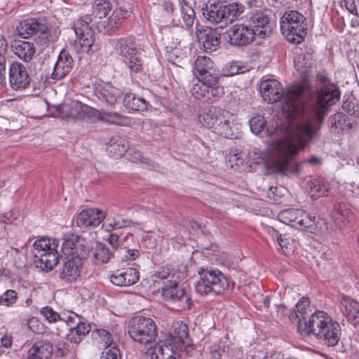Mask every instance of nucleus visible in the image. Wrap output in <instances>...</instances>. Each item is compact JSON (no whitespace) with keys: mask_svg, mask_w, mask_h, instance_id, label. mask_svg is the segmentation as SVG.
<instances>
[{"mask_svg":"<svg viewBox=\"0 0 359 359\" xmlns=\"http://www.w3.org/2000/svg\"><path fill=\"white\" fill-rule=\"evenodd\" d=\"M168 285L161 286L163 298L166 301L177 303L182 309H189L192 306L191 299L186 294L185 289L179 286V281L171 280Z\"/></svg>","mask_w":359,"mask_h":359,"instance_id":"ddd939ff","label":"nucleus"},{"mask_svg":"<svg viewBox=\"0 0 359 359\" xmlns=\"http://www.w3.org/2000/svg\"><path fill=\"white\" fill-rule=\"evenodd\" d=\"M198 273L200 279L196 285V290L201 295L210 293L221 295L230 287L228 278L218 269L202 267Z\"/></svg>","mask_w":359,"mask_h":359,"instance_id":"20e7f679","label":"nucleus"},{"mask_svg":"<svg viewBox=\"0 0 359 359\" xmlns=\"http://www.w3.org/2000/svg\"><path fill=\"white\" fill-rule=\"evenodd\" d=\"M53 346L48 341H36L29 350L28 359H51Z\"/></svg>","mask_w":359,"mask_h":359,"instance_id":"7c9ffc66","label":"nucleus"},{"mask_svg":"<svg viewBox=\"0 0 359 359\" xmlns=\"http://www.w3.org/2000/svg\"><path fill=\"white\" fill-rule=\"evenodd\" d=\"M130 74L140 73L143 70V63L140 57L137 55H133L130 58L123 59Z\"/></svg>","mask_w":359,"mask_h":359,"instance_id":"49530a36","label":"nucleus"},{"mask_svg":"<svg viewBox=\"0 0 359 359\" xmlns=\"http://www.w3.org/2000/svg\"><path fill=\"white\" fill-rule=\"evenodd\" d=\"M316 77L319 83L323 86H325L329 83H331L330 82V79L328 78L327 74L325 72H318L316 75Z\"/></svg>","mask_w":359,"mask_h":359,"instance_id":"0e129e2a","label":"nucleus"},{"mask_svg":"<svg viewBox=\"0 0 359 359\" xmlns=\"http://www.w3.org/2000/svg\"><path fill=\"white\" fill-rule=\"evenodd\" d=\"M100 359H121V354L116 346L104 348L102 351Z\"/></svg>","mask_w":359,"mask_h":359,"instance_id":"6e6d98bb","label":"nucleus"},{"mask_svg":"<svg viewBox=\"0 0 359 359\" xmlns=\"http://www.w3.org/2000/svg\"><path fill=\"white\" fill-rule=\"evenodd\" d=\"M93 116L99 121L113 125L126 126L130 123V118L128 116L114 111L94 109Z\"/></svg>","mask_w":359,"mask_h":359,"instance_id":"bb28decb","label":"nucleus"},{"mask_svg":"<svg viewBox=\"0 0 359 359\" xmlns=\"http://www.w3.org/2000/svg\"><path fill=\"white\" fill-rule=\"evenodd\" d=\"M184 57V54L177 48H172L170 51L168 52V59L172 64L180 62Z\"/></svg>","mask_w":359,"mask_h":359,"instance_id":"4d7b16f0","label":"nucleus"},{"mask_svg":"<svg viewBox=\"0 0 359 359\" xmlns=\"http://www.w3.org/2000/svg\"><path fill=\"white\" fill-rule=\"evenodd\" d=\"M111 257V252L109 249L104 244L97 243L95 246L94 257L96 264H100L107 263Z\"/></svg>","mask_w":359,"mask_h":359,"instance_id":"37998d69","label":"nucleus"},{"mask_svg":"<svg viewBox=\"0 0 359 359\" xmlns=\"http://www.w3.org/2000/svg\"><path fill=\"white\" fill-rule=\"evenodd\" d=\"M190 93L195 99H204L207 101L217 100L223 93L219 81H211L210 79L203 80L198 78L193 80Z\"/></svg>","mask_w":359,"mask_h":359,"instance_id":"9b49d317","label":"nucleus"},{"mask_svg":"<svg viewBox=\"0 0 359 359\" xmlns=\"http://www.w3.org/2000/svg\"><path fill=\"white\" fill-rule=\"evenodd\" d=\"M72 66L73 59L70 54L65 50H62L54 65L51 78L56 81L63 79L71 72Z\"/></svg>","mask_w":359,"mask_h":359,"instance_id":"5701e85b","label":"nucleus"},{"mask_svg":"<svg viewBox=\"0 0 359 359\" xmlns=\"http://www.w3.org/2000/svg\"><path fill=\"white\" fill-rule=\"evenodd\" d=\"M171 280H177L173 275H172L168 269L163 268L160 271L154 275V283L158 287V290L161 289V286L168 285L166 283L170 282Z\"/></svg>","mask_w":359,"mask_h":359,"instance_id":"c03bdc74","label":"nucleus"},{"mask_svg":"<svg viewBox=\"0 0 359 359\" xmlns=\"http://www.w3.org/2000/svg\"><path fill=\"white\" fill-rule=\"evenodd\" d=\"M296 84L293 85L285 92L282 83L276 79H266L262 81L260 83V93L264 100L269 103H275L280 101L281 99L283 100L282 110L288 119L287 126L293 121V118L288 116L287 113L283 109V107L287 102L286 97L287 93Z\"/></svg>","mask_w":359,"mask_h":359,"instance_id":"9d476101","label":"nucleus"},{"mask_svg":"<svg viewBox=\"0 0 359 359\" xmlns=\"http://www.w3.org/2000/svg\"><path fill=\"white\" fill-rule=\"evenodd\" d=\"M74 29L81 50L88 53L95 41V35L93 29L87 22L82 19H79L74 24Z\"/></svg>","mask_w":359,"mask_h":359,"instance_id":"a211bd4d","label":"nucleus"},{"mask_svg":"<svg viewBox=\"0 0 359 359\" xmlns=\"http://www.w3.org/2000/svg\"><path fill=\"white\" fill-rule=\"evenodd\" d=\"M300 213L299 217L301 218V223L299 229H311L316 224V217L304 210Z\"/></svg>","mask_w":359,"mask_h":359,"instance_id":"09e8293b","label":"nucleus"},{"mask_svg":"<svg viewBox=\"0 0 359 359\" xmlns=\"http://www.w3.org/2000/svg\"><path fill=\"white\" fill-rule=\"evenodd\" d=\"M11 48L13 53L25 62H29L36 53V48L33 43L25 41H15Z\"/></svg>","mask_w":359,"mask_h":359,"instance_id":"c85d7f7f","label":"nucleus"},{"mask_svg":"<svg viewBox=\"0 0 359 359\" xmlns=\"http://www.w3.org/2000/svg\"><path fill=\"white\" fill-rule=\"evenodd\" d=\"M310 304L309 299L307 297H302L301 300L297 304V310L299 313H304L306 307L309 306Z\"/></svg>","mask_w":359,"mask_h":359,"instance_id":"052dcab7","label":"nucleus"},{"mask_svg":"<svg viewBox=\"0 0 359 359\" xmlns=\"http://www.w3.org/2000/svg\"><path fill=\"white\" fill-rule=\"evenodd\" d=\"M18 293L13 290H8L2 295H0V305L6 306H12L15 303Z\"/></svg>","mask_w":359,"mask_h":359,"instance_id":"603ef678","label":"nucleus"},{"mask_svg":"<svg viewBox=\"0 0 359 359\" xmlns=\"http://www.w3.org/2000/svg\"><path fill=\"white\" fill-rule=\"evenodd\" d=\"M130 224L131 221L129 219L125 218L123 215L118 214L109 216L106 220L107 231L127 227L129 226Z\"/></svg>","mask_w":359,"mask_h":359,"instance_id":"a19ab883","label":"nucleus"},{"mask_svg":"<svg viewBox=\"0 0 359 359\" xmlns=\"http://www.w3.org/2000/svg\"><path fill=\"white\" fill-rule=\"evenodd\" d=\"M13 339L11 336L5 334L1 339V346L4 348H9L12 345Z\"/></svg>","mask_w":359,"mask_h":359,"instance_id":"338daca9","label":"nucleus"},{"mask_svg":"<svg viewBox=\"0 0 359 359\" xmlns=\"http://www.w3.org/2000/svg\"><path fill=\"white\" fill-rule=\"evenodd\" d=\"M79 320H83V318L74 312L69 311L66 313H63L61 316L60 324H58V326L56 327V334L61 336L65 334L69 328L76 325V323Z\"/></svg>","mask_w":359,"mask_h":359,"instance_id":"473e14b6","label":"nucleus"},{"mask_svg":"<svg viewBox=\"0 0 359 359\" xmlns=\"http://www.w3.org/2000/svg\"><path fill=\"white\" fill-rule=\"evenodd\" d=\"M87 241L74 233L67 235L62 243V251L65 260L59 272V278L72 283L80 276L83 261L88 254Z\"/></svg>","mask_w":359,"mask_h":359,"instance_id":"f03ea898","label":"nucleus"},{"mask_svg":"<svg viewBox=\"0 0 359 359\" xmlns=\"http://www.w3.org/2000/svg\"><path fill=\"white\" fill-rule=\"evenodd\" d=\"M100 97L108 104L113 105L116 103L118 98L120 97V91L118 88L106 83L100 88Z\"/></svg>","mask_w":359,"mask_h":359,"instance_id":"58836bf2","label":"nucleus"},{"mask_svg":"<svg viewBox=\"0 0 359 359\" xmlns=\"http://www.w3.org/2000/svg\"><path fill=\"white\" fill-rule=\"evenodd\" d=\"M124 106L133 111H144L147 109V103L144 98L137 97L132 93L126 94L123 98Z\"/></svg>","mask_w":359,"mask_h":359,"instance_id":"e433bc0d","label":"nucleus"},{"mask_svg":"<svg viewBox=\"0 0 359 359\" xmlns=\"http://www.w3.org/2000/svg\"><path fill=\"white\" fill-rule=\"evenodd\" d=\"M130 15V13L126 9L116 8L109 16L105 27L109 35H112L121 27L125 20Z\"/></svg>","mask_w":359,"mask_h":359,"instance_id":"c756f323","label":"nucleus"},{"mask_svg":"<svg viewBox=\"0 0 359 359\" xmlns=\"http://www.w3.org/2000/svg\"><path fill=\"white\" fill-rule=\"evenodd\" d=\"M93 334L100 348H107L112 346H116L113 341L111 334L107 330L104 329H97Z\"/></svg>","mask_w":359,"mask_h":359,"instance_id":"ea45409f","label":"nucleus"},{"mask_svg":"<svg viewBox=\"0 0 359 359\" xmlns=\"http://www.w3.org/2000/svg\"><path fill=\"white\" fill-rule=\"evenodd\" d=\"M128 334L135 342L148 345L155 341L158 335L156 323L149 317L136 316L128 323Z\"/></svg>","mask_w":359,"mask_h":359,"instance_id":"6e6552de","label":"nucleus"},{"mask_svg":"<svg viewBox=\"0 0 359 359\" xmlns=\"http://www.w3.org/2000/svg\"><path fill=\"white\" fill-rule=\"evenodd\" d=\"M341 304L344 316L348 319L355 320L359 318L358 302L349 297H344Z\"/></svg>","mask_w":359,"mask_h":359,"instance_id":"4c0bfd02","label":"nucleus"},{"mask_svg":"<svg viewBox=\"0 0 359 359\" xmlns=\"http://www.w3.org/2000/svg\"><path fill=\"white\" fill-rule=\"evenodd\" d=\"M298 330L304 337H310L311 334L322 340L328 346H335L341 334L339 324L334 321L332 318L323 311H316L311 315L309 320L304 323H299Z\"/></svg>","mask_w":359,"mask_h":359,"instance_id":"7ed1b4c3","label":"nucleus"},{"mask_svg":"<svg viewBox=\"0 0 359 359\" xmlns=\"http://www.w3.org/2000/svg\"><path fill=\"white\" fill-rule=\"evenodd\" d=\"M309 87V83L302 81L296 83L287 94V102L283 109L289 117L293 118L287 126L288 139L297 144L287 140L272 144L270 165L277 170H296L294 156L303 150L314 138L321 128L330 107L340 100L341 91L336 83L323 86L315 92V100L310 107V115L304 111V104L302 100Z\"/></svg>","mask_w":359,"mask_h":359,"instance_id":"f257e3e1","label":"nucleus"},{"mask_svg":"<svg viewBox=\"0 0 359 359\" xmlns=\"http://www.w3.org/2000/svg\"><path fill=\"white\" fill-rule=\"evenodd\" d=\"M107 217V212L99 208H86L77 215L76 222L80 228L97 227Z\"/></svg>","mask_w":359,"mask_h":359,"instance_id":"6ab92c4d","label":"nucleus"},{"mask_svg":"<svg viewBox=\"0 0 359 359\" xmlns=\"http://www.w3.org/2000/svg\"><path fill=\"white\" fill-rule=\"evenodd\" d=\"M40 313L49 323H58L60 324L61 316L50 306L43 307L40 310Z\"/></svg>","mask_w":359,"mask_h":359,"instance_id":"3c124183","label":"nucleus"},{"mask_svg":"<svg viewBox=\"0 0 359 359\" xmlns=\"http://www.w3.org/2000/svg\"><path fill=\"white\" fill-rule=\"evenodd\" d=\"M196 36L206 52H213L219 46V36L215 29L208 27L203 29H197Z\"/></svg>","mask_w":359,"mask_h":359,"instance_id":"b1692460","label":"nucleus"},{"mask_svg":"<svg viewBox=\"0 0 359 359\" xmlns=\"http://www.w3.org/2000/svg\"><path fill=\"white\" fill-rule=\"evenodd\" d=\"M111 8L112 6L109 0H95L93 5V14L100 19L104 18Z\"/></svg>","mask_w":359,"mask_h":359,"instance_id":"79ce46f5","label":"nucleus"},{"mask_svg":"<svg viewBox=\"0 0 359 359\" xmlns=\"http://www.w3.org/2000/svg\"><path fill=\"white\" fill-rule=\"evenodd\" d=\"M330 189V184L323 178H313L308 182V192L314 200L327 196Z\"/></svg>","mask_w":359,"mask_h":359,"instance_id":"2f4dec72","label":"nucleus"},{"mask_svg":"<svg viewBox=\"0 0 359 359\" xmlns=\"http://www.w3.org/2000/svg\"><path fill=\"white\" fill-rule=\"evenodd\" d=\"M114 49L116 53L123 59L130 58L134 55H137L135 37L130 35L116 39L114 41Z\"/></svg>","mask_w":359,"mask_h":359,"instance_id":"393cba45","label":"nucleus"},{"mask_svg":"<svg viewBox=\"0 0 359 359\" xmlns=\"http://www.w3.org/2000/svg\"><path fill=\"white\" fill-rule=\"evenodd\" d=\"M277 236V242L284 253L293 251V241L286 238L285 235H278V233L273 230Z\"/></svg>","mask_w":359,"mask_h":359,"instance_id":"864d4df0","label":"nucleus"},{"mask_svg":"<svg viewBox=\"0 0 359 359\" xmlns=\"http://www.w3.org/2000/svg\"><path fill=\"white\" fill-rule=\"evenodd\" d=\"M345 122V116L341 113H337L331 116L332 126L336 129L344 130L342 125Z\"/></svg>","mask_w":359,"mask_h":359,"instance_id":"13d9d810","label":"nucleus"},{"mask_svg":"<svg viewBox=\"0 0 359 359\" xmlns=\"http://www.w3.org/2000/svg\"><path fill=\"white\" fill-rule=\"evenodd\" d=\"M7 50V41L3 35H0V61L4 60Z\"/></svg>","mask_w":359,"mask_h":359,"instance_id":"680f3d73","label":"nucleus"},{"mask_svg":"<svg viewBox=\"0 0 359 359\" xmlns=\"http://www.w3.org/2000/svg\"><path fill=\"white\" fill-rule=\"evenodd\" d=\"M255 32L249 25L236 24L227 29L224 38L225 41L231 45L237 46H245L255 41Z\"/></svg>","mask_w":359,"mask_h":359,"instance_id":"f8f14e48","label":"nucleus"},{"mask_svg":"<svg viewBox=\"0 0 359 359\" xmlns=\"http://www.w3.org/2000/svg\"><path fill=\"white\" fill-rule=\"evenodd\" d=\"M311 59L309 54H299L294 59V65L298 72H304L305 69L311 67Z\"/></svg>","mask_w":359,"mask_h":359,"instance_id":"a18cd8bd","label":"nucleus"},{"mask_svg":"<svg viewBox=\"0 0 359 359\" xmlns=\"http://www.w3.org/2000/svg\"><path fill=\"white\" fill-rule=\"evenodd\" d=\"M280 29L285 39L294 44L301 43L307 34L306 18L298 11H285L280 18Z\"/></svg>","mask_w":359,"mask_h":359,"instance_id":"423d86ee","label":"nucleus"},{"mask_svg":"<svg viewBox=\"0 0 359 359\" xmlns=\"http://www.w3.org/2000/svg\"><path fill=\"white\" fill-rule=\"evenodd\" d=\"M119 237L117 234L110 233L108 238V243L114 249L118 247Z\"/></svg>","mask_w":359,"mask_h":359,"instance_id":"69168bd1","label":"nucleus"},{"mask_svg":"<svg viewBox=\"0 0 359 359\" xmlns=\"http://www.w3.org/2000/svg\"><path fill=\"white\" fill-rule=\"evenodd\" d=\"M53 243H59V242L57 239L50 238H41L35 241L33 243L34 259H43V256L49 253V248H53Z\"/></svg>","mask_w":359,"mask_h":359,"instance_id":"c9c22d12","label":"nucleus"},{"mask_svg":"<svg viewBox=\"0 0 359 359\" xmlns=\"http://www.w3.org/2000/svg\"><path fill=\"white\" fill-rule=\"evenodd\" d=\"M52 246L53 248H49V253L43 256V259H34L36 266L46 272L52 271L59 262V253L57 251L59 243H53Z\"/></svg>","mask_w":359,"mask_h":359,"instance_id":"cd10ccee","label":"nucleus"},{"mask_svg":"<svg viewBox=\"0 0 359 359\" xmlns=\"http://www.w3.org/2000/svg\"><path fill=\"white\" fill-rule=\"evenodd\" d=\"M179 4L180 16H175L172 19V24L176 27L190 29L196 19L195 11L185 0H179Z\"/></svg>","mask_w":359,"mask_h":359,"instance_id":"4be33fe9","label":"nucleus"},{"mask_svg":"<svg viewBox=\"0 0 359 359\" xmlns=\"http://www.w3.org/2000/svg\"><path fill=\"white\" fill-rule=\"evenodd\" d=\"M353 107L354 104L351 102H344L342 104V108L348 114H353Z\"/></svg>","mask_w":359,"mask_h":359,"instance_id":"774afa93","label":"nucleus"},{"mask_svg":"<svg viewBox=\"0 0 359 359\" xmlns=\"http://www.w3.org/2000/svg\"><path fill=\"white\" fill-rule=\"evenodd\" d=\"M50 28L44 18H28L20 22L17 31L19 36L23 39H29L39 34V43L43 45L50 39Z\"/></svg>","mask_w":359,"mask_h":359,"instance_id":"1a4fd4ad","label":"nucleus"},{"mask_svg":"<svg viewBox=\"0 0 359 359\" xmlns=\"http://www.w3.org/2000/svg\"><path fill=\"white\" fill-rule=\"evenodd\" d=\"M182 348L170 339H165L156 343L151 348V359H177Z\"/></svg>","mask_w":359,"mask_h":359,"instance_id":"f3484780","label":"nucleus"},{"mask_svg":"<svg viewBox=\"0 0 359 359\" xmlns=\"http://www.w3.org/2000/svg\"><path fill=\"white\" fill-rule=\"evenodd\" d=\"M196 78L211 81H219L217 69L212 60L205 55H198L192 70Z\"/></svg>","mask_w":359,"mask_h":359,"instance_id":"dca6fc26","label":"nucleus"},{"mask_svg":"<svg viewBox=\"0 0 359 359\" xmlns=\"http://www.w3.org/2000/svg\"><path fill=\"white\" fill-rule=\"evenodd\" d=\"M234 120L233 113L216 107H211L208 111L202 112L198 116V121L204 127L225 137L233 135L231 124Z\"/></svg>","mask_w":359,"mask_h":359,"instance_id":"39448f33","label":"nucleus"},{"mask_svg":"<svg viewBox=\"0 0 359 359\" xmlns=\"http://www.w3.org/2000/svg\"><path fill=\"white\" fill-rule=\"evenodd\" d=\"M287 140L289 142H292L293 144H297V142H295L294 141H292V140H289L288 139V131H287V126H286V136L285 138H283V139H280V140H274L273 142H271V143L269 144V149H268V151H267V155L265 158H264L263 156V154L262 152L258 149H256L255 148L253 150H252L251 151L249 152V157L252 160V161L255 163H259V162L262 161V160H264V163H265V165L266 167V168L270 170L271 172L273 173H276V174H283V175H288V174H297L299 171V166L300 165L298 163V162L296 160V156H297V154H295L294 156V158H293V160L297 165V169L296 170H282V171H280V170H277L276 168H273L270 165V161L272 158V150H271V146L272 144L276 142H278V141H280V140Z\"/></svg>","mask_w":359,"mask_h":359,"instance_id":"4468645a","label":"nucleus"},{"mask_svg":"<svg viewBox=\"0 0 359 359\" xmlns=\"http://www.w3.org/2000/svg\"><path fill=\"white\" fill-rule=\"evenodd\" d=\"M298 209H287L281 211L278 214V219L280 222L284 224L292 226L294 222H295V218Z\"/></svg>","mask_w":359,"mask_h":359,"instance_id":"8fccbe9b","label":"nucleus"},{"mask_svg":"<svg viewBox=\"0 0 359 359\" xmlns=\"http://www.w3.org/2000/svg\"><path fill=\"white\" fill-rule=\"evenodd\" d=\"M68 331L69 332L66 334L68 339L72 343L78 344L81 342L83 337L90 332V326L83 320H79L76 323V325L72 328H69Z\"/></svg>","mask_w":359,"mask_h":359,"instance_id":"72a5a7b5","label":"nucleus"},{"mask_svg":"<svg viewBox=\"0 0 359 359\" xmlns=\"http://www.w3.org/2000/svg\"><path fill=\"white\" fill-rule=\"evenodd\" d=\"M249 26L261 39L269 36L272 25L268 11L258 10L252 13L249 18Z\"/></svg>","mask_w":359,"mask_h":359,"instance_id":"2eb2a0df","label":"nucleus"},{"mask_svg":"<svg viewBox=\"0 0 359 359\" xmlns=\"http://www.w3.org/2000/svg\"><path fill=\"white\" fill-rule=\"evenodd\" d=\"M173 332L166 339H170L172 342H177L179 346L183 348L185 342L184 339L189 335V328L186 323L182 321L176 322L172 325Z\"/></svg>","mask_w":359,"mask_h":359,"instance_id":"f704fd0d","label":"nucleus"},{"mask_svg":"<svg viewBox=\"0 0 359 359\" xmlns=\"http://www.w3.org/2000/svg\"><path fill=\"white\" fill-rule=\"evenodd\" d=\"M344 3L347 11L358 18V13L355 0H344Z\"/></svg>","mask_w":359,"mask_h":359,"instance_id":"bf43d9fd","label":"nucleus"},{"mask_svg":"<svg viewBox=\"0 0 359 359\" xmlns=\"http://www.w3.org/2000/svg\"><path fill=\"white\" fill-rule=\"evenodd\" d=\"M140 279L139 271L134 268L117 270L110 276L111 282L118 286H130L136 283Z\"/></svg>","mask_w":359,"mask_h":359,"instance_id":"a878e982","label":"nucleus"},{"mask_svg":"<svg viewBox=\"0 0 359 359\" xmlns=\"http://www.w3.org/2000/svg\"><path fill=\"white\" fill-rule=\"evenodd\" d=\"M249 124L251 131L253 133L258 135L263 130L266 124V121L263 116L257 114L252 117L249 121Z\"/></svg>","mask_w":359,"mask_h":359,"instance_id":"de8ad7c7","label":"nucleus"},{"mask_svg":"<svg viewBox=\"0 0 359 359\" xmlns=\"http://www.w3.org/2000/svg\"><path fill=\"white\" fill-rule=\"evenodd\" d=\"M162 8L168 14H172L175 10L174 4L170 0H164L161 4Z\"/></svg>","mask_w":359,"mask_h":359,"instance_id":"e2e57ef3","label":"nucleus"},{"mask_svg":"<svg viewBox=\"0 0 359 359\" xmlns=\"http://www.w3.org/2000/svg\"><path fill=\"white\" fill-rule=\"evenodd\" d=\"M244 9V6L237 2L223 5L219 1H209L203 14L211 23H223L226 26L237 20Z\"/></svg>","mask_w":359,"mask_h":359,"instance_id":"0eeeda50","label":"nucleus"},{"mask_svg":"<svg viewBox=\"0 0 359 359\" xmlns=\"http://www.w3.org/2000/svg\"><path fill=\"white\" fill-rule=\"evenodd\" d=\"M109 153L116 158H121L128 151V147L124 144L114 143L109 147Z\"/></svg>","mask_w":359,"mask_h":359,"instance_id":"5fc2aeb1","label":"nucleus"},{"mask_svg":"<svg viewBox=\"0 0 359 359\" xmlns=\"http://www.w3.org/2000/svg\"><path fill=\"white\" fill-rule=\"evenodd\" d=\"M60 109L62 117L74 119H84L93 117L94 109L78 100H72L69 103H65L60 107Z\"/></svg>","mask_w":359,"mask_h":359,"instance_id":"aec40b11","label":"nucleus"},{"mask_svg":"<svg viewBox=\"0 0 359 359\" xmlns=\"http://www.w3.org/2000/svg\"><path fill=\"white\" fill-rule=\"evenodd\" d=\"M9 81L13 89H25L30 83V78L25 66L18 62H13L9 69Z\"/></svg>","mask_w":359,"mask_h":359,"instance_id":"412c9836","label":"nucleus"}]
</instances>
